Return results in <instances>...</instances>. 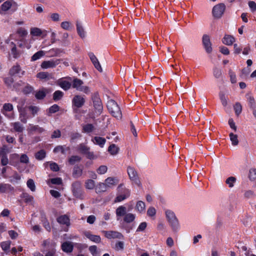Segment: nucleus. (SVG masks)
<instances>
[{"label": "nucleus", "instance_id": "nucleus-60", "mask_svg": "<svg viewBox=\"0 0 256 256\" xmlns=\"http://www.w3.org/2000/svg\"><path fill=\"white\" fill-rule=\"evenodd\" d=\"M89 250L93 256H100V253L97 250V247L96 246H90Z\"/></svg>", "mask_w": 256, "mask_h": 256}, {"label": "nucleus", "instance_id": "nucleus-41", "mask_svg": "<svg viewBox=\"0 0 256 256\" xmlns=\"http://www.w3.org/2000/svg\"><path fill=\"white\" fill-rule=\"evenodd\" d=\"M44 55V52L43 50H39L36 52L31 58V61H36L40 59L42 56Z\"/></svg>", "mask_w": 256, "mask_h": 256}, {"label": "nucleus", "instance_id": "nucleus-11", "mask_svg": "<svg viewBox=\"0 0 256 256\" xmlns=\"http://www.w3.org/2000/svg\"><path fill=\"white\" fill-rule=\"evenodd\" d=\"M202 42L206 52L208 54L211 53L212 52V43L210 41V38L208 35H203Z\"/></svg>", "mask_w": 256, "mask_h": 256}, {"label": "nucleus", "instance_id": "nucleus-14", "mask_svg": "<svg viewBox=\"0 0 256 256\" xmlns=\"http://www.w3.org/2000/svg\"><path fill=\"white\" fill-rule=\"evenodd\" d=\"M106 238L109 239L112 238H118L122 239L124 238L123 235L116 231H105L104 232Z\"/></svg>", "mask_w": 256, "mask_h": 256}, {"label": "nucleus", "instance_id": "nucleus-63", "mask_svg": "<svg viewBox=\"0 0 256 256\" xmlns=\"http://www.w3.org/2000/svg\"><path fill=\"white\" fill-rule=\"evenodd\" d=\"M50 182L54 184L60 185L62 183V179L60 178H55L50 180Z\"/></svg>", "mask_w": 256, "mask_h": 256}, {"label": "nucleus", "instance_id": "nucleus-54", "mask_svg": "<svg viewBox=\"0 0 256 256\" xmlns=\"http://www.w3.org/2000/svg\"><path fill=\"white\" fill-rule=\"evenodd\" d=\"M26 185L31 191L34 192L36 190V185L32 179L30 178L27 180Z\"/></svg>", "mask_w": 256, "mask_h": 256}, {"label": "nucleus", "instance_id": "nucleus-4", "mask_svg": "<svg viewBox=\"0 0 256 256\" xmlns=\"http://www.w3.org/2000/svg\"><path fill=\"white\" fill-rule=\"evenodd\" d=\"M72 190L74 196L76 198L82 200L84 198V192L82 188L80 182L76 181L72 184Z\"/></svg>", "mask_w": 256, "mask_h": 256}, {"label": "nucleus", "instance_id": "nucleus-13", "mask_svg": "<svg viewBox=\"0 0 256 256\" xmlns=\"http://www.w3.org/2000/svg\"><path fill=\"white\" fill-rule=\"evenodd\" d=\"M88 56L92 62V64L94 66L95 68L100 72H102V68L96 56L92 52H90L88 54Z\"/></svg>", "mask_w": 256, "mask_h": 256}, {"label": "nucleus", "instance_id": "nucleus-33", "mask_svg": "<svg viewBox=\"0 0 256 256\" xmlns=\"http://www.w3.org/2000/svg\"><path fill=\"white\" fill-rule=\"evenodd\" d=\"M119 150V148L115 144H112L108 146V151L112 155H116L118 154Z\"/></svg>", "mask_w": 256, "mask_h": 256}, {"label": "nucleus", "instance_id": "nucleus-5", "mask_svg": "<svg viewBox=\"0 0 256 256\" xmlns=\"http://www.w3.org/2000/svg\"><path fill=\"white\" fill-rule=\"evenodd\" d=\"M92 100L96 113L98 115L100 114L102 112L103 106L98 94L95 92L92 94Z\"/></svg>", "mask_w": 256, "mask_h": 256}, {"label": "nucleus", "instance_id": "nucleus-18", "mask_svg": "<svg viewBox=\"0 0 256 256\" xmlns=\"http://www.w3.org/2000/svg\"><path fill=\"white\" fill-rule=\"evenodd\" d=\"M14 188L8 184H0V193H6L12 192Z\"/></svg>", "mask_w": 256, "mask_h": 256}, {"label": "nucleus", "instance_id": "nucleus-50", "mask_svg": "<svg viewBox=\"0 0 256 256\" xmlns=\"http://www.w3.org/2000/svg\"><path fill=\"white\" fill-rule=\"evenodd\" d=\"M36 77L40 80L49 78L50 74L48 72H41L37 74Z\"/></svg>", "mask_w": 256, "mask_h": 256}, {"label": "nucleus", "instance_id": "nucleus-58", "mask_svg": "<svg viewBox=\"0 0 256 256\" xmlns=\"http://www.w3.org/2000/svg\"><path fill=\"white\" fill-rule=\"evenodd\" d=\"M236 182V178L235 177L230 176L226 180V182L230 188H232L234 186V183Z\"/></svg>", "mask_w": 256, "mask_h": 256}, {"label": "nucleus", "instance_id": "nucleus-25", "mask_svg": "<svg viewBox=\"0 0 256 256\" xmlns=\"http://www.w3.org/2000/svg\"><path fill=\"white\" fill-rule=\"evenodd\" d=\"M83 84L84 82L82 80L78 78H74L72 83V88H76L79 91Z\"/></svg>", "mask_w": 256, "mask_h": 256}, {"label": "nucleus", "instance_id": "nucleus-19", "mask_svg": "<svg viewBox=\"0 0 256 256\" xmlns=\"http://www.w3.org/2000/svg\"><path fill=\"white\" fill-rule=\"evenodd\" d=\"M62 250L66 252H71L74 248L72 242H66L62 244L61 246Z\"/></svg>", "mask_w": 256, "mask_h": 256}, {"label": "nucleus", "instance_id": "nucleus-53", "mask_svg": "<svg viewBox=\"0 0 256 256\" xmlns=\"http://www.w3.org/2000/svg\"><path fill=\"white\" fill-rule=\"evenodd\" d=\"M236 114L238 116L242 111V106L240 102H236L234 106Z\"/></svg>", "mask_w": 256, "mask_h": 256}, {"label": "nucleus", "instance_id": "nucleus-7", "mask_svg": "<svg viewBox=\"0 0 256 256\" xmlns=\"http://www.w3.org/2000/svg\"><path fill=\"white\" fill-rule=\"evenodd\" d=\"M56 242L51 239H47L43 240L42 244L41 251L44 252L45 251L56 249Z\"/></svg>", "mask_w": 256, "mask_h": 256}, {"label": "nucleus", "instance_id": "nucleus-44", "mask_svg": "<svg viewBox=\"0 0 256 256\" xmlns=\"http://www.w3.org/2000/svg\"><path fill=\"white\" fill-rule=\"evenodd\" d=\"M213 75L216 78H220L222 76V70L220 68L214 66L212 70Z\"/></svg>", "mask_w": 256, "mask_h": 256}, {"label": "nucleus", "instance_id": "nucleus-37", "mask_svg": "<svg viewBox=\"0 0 256 256\" xmlns=\"http://www.w3.org/2000/svg\"><path fill=\"white\" fill-rule=\"evenodd\" d=\"M94 128L92 124H88L82 126V130L83 132L90 133L92 132Z\"/></svg>", "mask_w": 256, "mask_h": 256}, {"label": "nucleus", "instance_id": "nucleus-43", "mask_svg": "<svg viewBox=\"0 0 256 256\" xmlns=\"http://www.w3.org/2000/svg\"><path fill=\"white\" fill-rule=\"evenodd\" d=\"M11 45H12L11 53L14 58H17L20 56V52L17 50L16 45L13 42H12Z\"/></svg>", "mask_w": 256, "mask_h": 256}, {"label": "nucleus", "instance_id": "nucleus-47", "mask_svg": "<svg viewBox=\"0 0 256 256\" xmlns=\"http://www.w3.org/2000/svg\"><path fill=\"white\" fill-rule=\"evenodd\" d=\"M19 158V155L18 154H13L10 155V164L16 166V163L15 162V160H16Z\"/></svg>", "mask_w": 256, "mask_h": 256}, {"label": "nucleus", "instance_id": "nucleus-49", "mask_svg": "<svg viewBox=\"0 0 256 256\" xmlns=\"http://www.w3.org/2000/svg\"><path fill=\"white\" fill-rule=\"evenodd\" d=\"M135 219L134 214L131 213H127L124 217V221L127 223H130Z\"/></svg>", "mask_w": 256, "mask_h": 256}, {"label": "nucleus", "instance_id": "nucleus-42", "mask_svg": "<svg viewBox=\"0 0 256 256\" xmlns=\"http://www.w3.org/2000/svg\"><path fill=\"white\" fill-rule=\"evenodd\" d=\"M30 34L32 36H40L42 32V31L39 28H32L30 31Z\"/></svg>", "mask_w": 256, "mask_h": 256}, {"label": "nucleus", "instance_id": "nucleus-52", "mask_svg": "<svg viewBox=\"0 0 256 256\" xmlns=\"http://www.w3.org/2000/svg\"><path fill=\"white\" fill-rule=\"evenodd\" d=\"M95 186V182L94 180L89 179L85 182L86 188L88 190L93 189Z\"/></svg>", "mask_w": 256, "mask_h": 256}, {"label": "nucleus", "instance_id": "nucleus-38", "mask_svg": "<svg viewBox=\"0 0 256 256\" xmlns=\"http://www.w3.org/2000/svg\"><path fill=\"white\" fill-rule=\"evenodd\" d=\"M76 30L78 36L82 38L85 37V32L82 26L78 22H76Z\"/></svg>", "mask_w": 256, "mask_h": 256}, {"label": "nucleus", "instance_id": "nucleus-1", "mask_svg": "<svg viewBox=\"0 0 256 256\" xmlns=\"http://www.w3.org/2000/svg\"><path fill=\"white\" fill-rule=\"evenodd\" d=\"M166 216L172 230L178 232L180 228L178 220L175 213L170 209H167L165 212Z\"/></svg>", "mask_w": 256, "mask_h": 256}, {"label": "nucleus", "instance_id": "nucleus-26", "mask_svg": "<svg viewBox=\"0 0 256 256\" xmlns=\"http://www.w3.org/2000/svg\"><path fill=\"white\" fill-rule=\"evenodd\" d=\"M108 187L105 183L100 182L98 184L95 190L97 194H100L102 192H104L107 190Z\"/></svg>", "mask_w": 256, "mask_h": 256}, {"label": "nucleus", "instance_id": "nucleus-15", "mask_svg": "<svg viewBox=\"0 0 256 256\" xmlns=\"http://www.w3.org/2000/svg\"><path fill=\"white\" fill-rule=\"evenodd\" d=\"M49 92L48 89L42 88V89L36 92L35 97L38 100H43L46 97V94Z\"/></svg>", "mask_w": 256, "mask_h": 256}, {"label": "nucleus", "instance_id": "nucleus-32", "mask_svg": "<svg viewBox=\"0 0 256 256\" xmlns=\"http://www.w3.org/2000/svg\"><path fill=\"white\" fill-rule=\"evenodd\" d=\"M246 98L248 100V106L252 110L256 108V102L254 96L247 95Z\"/></svg>", "mask_w": 256, "mask_h": 256}, {"label": "nucleus", "instance_id": "nucleus-55", "mask_svg": "<svg viewBox=\"0 0 256 256\" xmlns=\"http://www.w3.org/2000/svg\"><path fill=\"white\" fill-rule=\"evenodd\" d=\"M0 164L2 166H6L8 164H10V162L8 160V156L7 155H0Z\"/></svg>", "mask_w": 256, "mask_h": 256}, {"label": "nucleus", "instance_id": "nucleus-6", "mask_svg": "<svg viewBox=\"0 0 256 256\" xmlns=\"http://www.w3.org/2000/svg\"><path fill=\"white\" fill-rule=\"evenodd\" d=\"M226 6L224 4L220 3L214 6L212 10V15L216 18H220L224 12Z\"/></svg>", "mask_w": 256, "mask_h": 256}, {"label": "nucleus", "instance_id": "nucleus-21", "mask_svg": "<svg viewBox=\"0 0 256 256\" xmlns=\"http://www.w3.org/2000/svg\"><path fill=\"white\" fill-rule=\"evenodd\" d=\"M235 42V38L230 35L225 34L222 40L224 44L228 46H231Z\"/></svg>", "mask_w": 256, "mask_h": 256}, {"label": "nucleus", "instance_id": "nucleus-29", "mask_svg": "<svg viewBox=\"0 0 256 256\" xmlns=\"http://www.w3.org/2000/svg\"><path fill=\"white\" fill-rule=\"evenodd\" d=\"M20 197L24 199L26 203L32 204L34 202V197L26 192H22Z\"/></svg>", "mask_w": 256, "mask_h": 256}, {"label": "nucleus", "instance_id": "nucleus-57", "mask_svg": "<svg viewBox=\"0 0 256 256\" xmlns=\"http://www.w3.org/2000/svg\"><path fill=\"white\" fill-rule=\"evenodd\" d=\"M248 178L251 181L256 179V168H250L249 170Z\"/></svg>", "mask_w": 256, "mask_h": 256}, {"label": "nucleus", "instance_id": "nucleus-28", "mask_svg": "<svg viewBox=\"0 0 256 256\" xmlns=\"http://www.w3.org/2000/svg\"><path fill=\"white\" fill-rule=\"evenodd\" d=\"M58 85L64 90H68L72 87V83L65 80H60Z\"/></svg>", "mask_w": 256, "mask_h": 256}, {"label": "nucleus", "instance_id": "nucleus-46", "mask_svg": "<svg viewBox=\"0 0 256 256\" xmlns=\"http://www.w3.org/2000/svg\"><path fill=\"white\" fill-rule=\"evenodd\" d=\"M229 136L232 142V145L234 146H237L239 142L238 138V136L232 132H230Z\"/></svg>", "mask_w": 256, "mask_h": 256}, {"label": "nucleus", "instance_id": "nucleus-10", "mask_svg": "<svg viewBox=\"0 0 256 256\" xmlns=\"http://www.w3.org/2000/svg\"><path fill=\"white\" fill-rule=\"evenodd\" d=\"M86 102L84 96L80 95H76L74 96L72 100V106L75 107L82 108L84 106Z\"/></svg>", "mask_w": 256, "mask_h": 256}, {"label": "nucleus", "instance_id": "nucleus-56", "mask_svg": "<svg viewBox=\"0 0 256 256\" xmlns=\"http://www.w3.org/2000/svg\"><path fill=\"white\" fill-rule=\"evenodd\" d=\"M28 109L31 112L33 116H35L40 110V108L38 106H28Z\"/></svg>", "mask_w": 256, "mask_h": 256}, {"label": "nucleus", "instance_id": "nucleus-24", "mask_svg": "<svg viewBox=\"0 0 256 256\" xmlns=\"http://www.w3.org/2000/svg\"><path fill=\"white\" fill-rule=\"evenodd\" d=\"M70 148L69 146H56L53 152L54 153H57L58 152H60L62 154H66V150H70Z\"/></svg>", "mask_w": 256, "mask_h": 256}, {"label": "nucleus", "instance_id": "nucleus-36", "mask_svg": "<svg viewBox=\"0 0 256 256\" xmlns=\"http://www.w3.org/2000/svg\"><path fill=\"white\" fill-rule=\"evenodd\" d=\"M34 156L36 160H42L46 156V152L44 150H41L36 152Z\"/></svg>", "mask_w": 256, "mask_h": 256}, {"label": "nucleus", "instance_id": "nucleus-51", "mask_svg": "<svg viewBox=\"0 0 256 256\" xmlns=\"http://www.w3.org/2000/svg\"><path fill=\"white\" fill-rule=\"evenodd\" d=\"M219 96L222 105L224 106H226L228 104V98L226 96L225 94L223 92H220L219 93Z\"/></svg>", "mask_w": 256, "mask_h": 256}, {"label": "nucleus", "instance_id": "nucleus-12", "mask_svg": "<svg viewBox=\"0 0 256 256\" xmlns=\"http://www.w3.org/2000/svg\"><path fill=\"white\" fill-rule=\"evenodd\" d=\"M60 63L59 60H46L44 61L42 64L41 66L43 68H53L56 67L58 64Z\"/></svg>", "mask_w": 256, "mask_h": 256}, {"label": "nucleus", "instance_id": "nucleus-59", "mask_svg": "<svg viewBox=\"0 0 256 256\" xmlns=\"http://www.w3.org/2000/svg\"><path fill=\"white\" fill-rule=\"evenodd\" d=\"M34 90V88L28 84L23 89V92L25 94H28L32 92Z\"/></svg>", "mask_w": 256, "mask_h": 256}, {"label": "nucleus", "instance_id": "nucleus-3", "mask_svg": "<svg viewBox=\"0 0 256 256\" xmlns=\"http://www.w3.org/2000/svg\"><path fill=\"white\" fill-rule=\"evenodd\" d=\"M108 109L111 114L117 119H120L122 117V114L118 104L114 100H109L107 104Z\"/></svg>", "mask_w": 256, "mask_h": 256}, {"label": "nucleus", "instance_id": "nucleus-20", "mask_svg": "<svg viewBox=\"0 0 256 256\" xmlns=\"http://www.w3.org/2000/svg\"><path fill=\"white\" fill-rule=\"evenodd\" d=\"M57 222L61 224H65L66 226L70 225L69 217L67 215H62L57 218Z\"/></svg>", "mask_w": 256, "mask_h": 256}, {"label": "nucleus", "instance_id": "nucleus-23", "mask_svg": "<svg viewBox=\"0 0 256 256\" xmlns=\"http://www.w3.org/2000/svg\"><path fill=\"white\" fill-rule=\"evenodd\" d=\"M94 143L98 145L100 148H103L106 142V138L100 136H95L92 140Z\"/></svg>", "mask_w": 256, "mask_h": 256}, {"label": "nucleus", "instance_id": "nucleus-8", "mask_svg": "<svg viewBox=\"0 0 256 256\" xmlns=\"http://www.w3.org/2000/svg\"><path fill=\"white\" fill-rule=\"evenodd\" d=\"M127 172L130 180L133 181L138 186H140L141 184L138 179L137 172L134 168L128 166L127 168Z\"/></svg>", "mask_w": 256, "mask_h": 256}, {"label": "nucleus", "instance_id": "nucleus-22", "mask_svg": "<svg viewBox=\"0 0 256 256\" xmlns=\"http://www.w3.org/2000/svg\"><path fill=\"white\" fill-rule=\"evenodd\" d=\"M62 50L58 48H52L46 52L49 57H54L58 56L62 52Z\"/></svg>", "mask_w": 256, "mask_h": 256}, {"label": "nucleus", "instance_id": "nucleus-40", "mask_svg": "<svg viewBox=\"0 0 256 256\" xmlns=\"http://www.w3.org/2000/svg\"><path fill=\"white\" fill-rule=\"evenodd\" d=\"M64 96V92L60 90H58L54 92L53 94V100L57 102L62 99Z\"/></svg>", "mask_w": 256, "mask_h": 256}, {"label": "nucleus", "instance_id": "nucleus-2", "mask_svg": "<svg viewBox=\"0 0 256 256\" xmlns=\"http://www.w3.org/2000/svg\"><path fill=\"white\" fill-rule=\"evenodd\" d=\"M90 148L84 143H81L76 146L77 151L82 154L85 155L88 159L94 160L96 159L98 156L94 154L93 152L90 151Z\"/></svg>", "mask_w": 256, "mask_h": 256}, {"label": "nucleus", "instance_id": "nucleus-27", "mask_svg": "<svg viewBox=\"0 0 256 256\" xmlns=\"http://www.w3.org/2000/svg\"><path fill=\"white\" fill-rule=\"evenodd\" d=\"M118 193L124 194L126 196H128L130 194V191L128 189L126 188L124 185L122 184H120L117 188Z\"/></svg>", "mask_w": 256, "mask_h": 256}, {"label": "nucleus", "instance_id": "nucleus-64", "mask_svg": "<svg viewBox=\"0 0 256 256\" xmlns=\"http://www.w3.org/2000/svg\"><path fill=\"white\" fill-rule=\"evenodd\" d=\"M50 170L53 172H58L60 170L58 165L54 162H50Z\"/></svg>", "mask_w": 256, "mask_h": 256}, {"label": "nucleus", "instance_id": "nucleus-30", "mask_svg": "<svg viewBox=\"0 0 256 256\" xmlns=\"http://www.w3.org/2000/svg\"><path fill=\"white\" fill-rule=\"evenodd\" d=\"M60 107L57 104H54L47 110V114L50 116L52 114L59 111Z\"/></svg>", "mask_w": 256, "mask_h": 256}, {"label": "nucleus", "instance_id": "nucleus-16", "mask_svg": "<svg viewBox=\"0 0 256 256\" xmlns=\"http://www.w3.org/2000/svg\"><path fill=\"white\" fill-rule=\"evenodd\" d=\"M84 234L88 238L93 242L100 243L101 242V238L99 236L94 235L90 232H84Z\"/></svg>", "mask_w": 256, "mask_h": 256}, {"label": "nucleus", "instance_id": "nucleus-35", "mask_svg": "<svg viewBox=\"0 0 256 256\" xmlns=\"http://www.w3.org/2000/svg\"><path fill=\"white\" fill-rule=\"evenodd\" d=\"M11 244V242L10 240H6L4 242H2L0 243V246L2 250L6 252V254H8V250L10 248Z\"/></svg>", "mask_w": 256, "mask_h": 256}, {"label": "nucleus", "instance_id": "nucleus-17", "mask_svg": "<svg viewBox=\"0 0 256 256\" xmlns=\"http://www.w3.org/2000/svg\"><path fill=\"white\" fill-rule=\"evenodd\" d=\"M119 182L118 178L115 177H108L105 180V184L108 188H112L116 185Z\"/></svg>", "mask_w": 256, "mask_h": 256}, {"label": "nucleus", "instance_id": "nucleus-48", "mask_svg": "<svg viewBox=\"0 0 256 256\" xmlns=\"http://www.w3.org/2000/svg\"><path fill=\"white\" fill-rule=\"evenodd\" d=\"M82 137V134L79 132H72L70 134V142H74L76 140L80 139Z\"/></svg>", "mask_w": 256, "mask_h": 256}, {"label": "nucleus", "instance_id": "nucleus-45", "mask_svg": "<svg viewBox=\"0 0 256 256\" xmlns=\"http://www.w3.org/2000/svg\"><path fill=\"white\" fill-rule=\"evenodd\" d=\"M12 126L16 132H22L24 130V127L20 122H15L12 124Z\"/></svg>", "mask_w": 256, "mask_h": 256}, {"label": "nucleus", "instance_id": "nucleus-62", "mask_svg": "<svg viewBox=\"0 0 256 256\" xmlns=\"http://www.w3.org/2000/svg\"><path fill=\"white\" fill-rule=\"evenodd\" d=\"M146 214L148 216L150 217L152 220H154L156 214V209H148L146 212Z\"/></svg>", "mask_w": 256, "mask_h": 256}, {"label": "nucleus", "instance_id": "nucleus-39", "mask_svg": "<svg viewBox=\"0 0 256 256\" xmlns=\"http://www.w3.org/2000/svg\"><path fill=\"white\" fill-rule=\"evenodd\" d=\"M81 160V158L78 156H72L68 158V162L70 164L74 165L76 162H80Z\"/></svg>", "mask_w": 256, "mask_h": 256}, {"label": "nucleus", "instance_id": "nucleus-34", "mask_svg": "<svg viewBox=\"0 0 256 256\" xmlns=\"http://www.w3.org/2000/svg\"><path fill=\"white\" fill-rule=\"evenodd\" d=\"M82 170L78 166L76 165L73 169L72 175L75 178H78L82 176Z\"/></svg>", "mask_w": 256, "mask_h": 256}, {"label": "nucleus", "instance_id": "nucleus-9", "mask_svg": "<svg viewBox=\"0 0 256 256\" xmlns=\"http://www.w3.org/2000/svg\"><path fill=\"white\" fill-rule=\"evenodd\" d=\"M9 74L11 76L17 75L19 78L22 77L25 74V72L22 70L20 66L18 64L13 66L9 70Z\"/></svg>", "mask_w": 256, "mask_h": 256}, {"label": "nucleus", "instance_id": "nucleus-31", "mask_svg": "<svg viewBox=\"0 0 256 256\" xmlns=\"http://www.w3.org/2000/svg\"><path fill=\"white\" fill-rule=\"evenodd\" d=\"M12 148V146H8L6 144H3L2 147L0 148V155H7L11 152Z\"/></svg>", "mask_w": 256, "mask_h": 256}, {"label": "nucleus", "instance_id": "nucleus-61", "mask_svg": "<svg viewBox=\"0 0 256 256\" xmlns=\"http://www.w3.org/2000/svg\"><path fill=\"white\" fill-rule=\"evenodd\" d=\"M20 161L21 163L28 164L29 162V158L26 154H22L20 158Z\"/></svg>", "mask_w": 256, "mask_h": 256}]
</instances>
